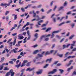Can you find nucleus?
<instances>
[{
    "instance_id": "nucleus-6",
    "label": "nucleus",
    "mask_w": 76,
    "mask_h": 76,
    "mask_svg": "<svg viewBox=\"0 0 76 76\" xmlns=\"http://www.w3.org/2000/svg\"><path fill=\"white\" fill-rule=\"evenodd\" d=\"M34 69H35V68H31V67H29L27 69H26V71H28V72H31L32 71H33V70H34Z\"/></svg>"
},
{
    "instance_id": "nucleus-4",
    "label": "nucleus",
    "mask_w": 76,
    "mask_h": 76,
    "mask_svg": "<svg viewBox=\"0 0 76 76\" xmlns=\"http://www.w3.org/2000/svg\"><path fill=\"white\" fill-rule=\"evenodd\" d=\"M23 62L22 63V65L21 66V67H22L25 66L26 65V63H28V61L24 60Z\"/></svg>"
},
{
    "instance_id": "nucleus-25",
    "label": "nucleus",
    "mask_w": 76,
    "mask_h": 76,
    "mask_svg": "<svg viewBox=\"0 0 76 76\" xmlns=\"http://www.w3.org/2000/svg\"><path fill=\"white\" fill-rule=\"evenodd\" d=\"M22 65H20V64H17L16 65H15V66L18 69L19 68V67H20V66H21Z\"/></svg>"
},
{
    "instance_id": "nucleus-3",
    "label": "nucleus",
    "mask_w": 76,
    "mask_h": 76,
    "mask_svg": "<svg viewBox=\"0 0 76 76\" xmlns=\"http://www.w3.org/2000/svg\"><path fill=\"white\" fill-rule=\"evenodd\" d=\"M36 18H37V19H34L33 20H31L32 22H34V21H35V20H36V21H38L39 20H41V18H39V16L38 15L36 16Z\"/></svg>"
},
{
    "instance_id": "nucleus-14",
    "label": "nucleus",
    "mask_w": 76,
    "mask_h": 76,
    "mask_svg": "<svg viewBox=\"0 0 76 76\" xmlns=\"http://www.w3.org/2000/svg\"><path fill=\"white\" fill-rule=\"evenodd\" d=\"M73 66H72L70 67L67 69V71H68V72H70V70H72V69H73Z\"/></svg>"
},
{
    "instance_id": "nucleus-15",
    "label": "nucleus",
    "mask_w": 76,
    "mask_h": 76,
    "mask_svg": "<svg viewBox=\"0 0 76 76\" xmlns=\"http://www.w3.org/2000/svg\"><path fill=\"white\" fill-rule=\"evenodd\" d=\"M44 22V20H41L40 21H39L38 22V25H41V24L40 23H42Z\"/></svg>"
},
{
    "instance_id": "nucleus-54",
    "label": "nucleus",
    "mask_w": 76,
    "mask_h": 76,
    "mask_svg": "<svg viewBox=\"0 0 76 76\" xmlns=\"http://www.w3.org/2000/svg\"><path fill=\"white\" fill-rule=\"evenodd\" d=\"M71 13H72V12L69 11V12H67L66 14L67 15H70V14H71Z\"/></svg>"
},
{
    "instance_id": "nucleus-32",
    "label": "nucleus",
    "mask_w": 76,
    "mask_h": 76,
    "mask_svg": "<svg viewBox=\"0 0 76 76\" xmlns=\"http://www.w3.org/2000/svg\"><path fill=\"white\" fill-rule=\"evenodd\" d=\"M51 29V28H49L46 30V32H48V31H50Z\"/></svg>"
},
{
    "instance_id": "nucleus-59",
    "label": "nucleus",
    "mask_w": 76,
    "mask_h": 76,
    "mask_svg": "<svg viewBox=\"0 0 76 76\" xmlns=\"http://www.w3.org/2000/svg\"><path fill=\"white\" fill-rule=\"evenodd\" d=\"M64 39H65L64 38L62 39L61 40V41H60V42H61V43L62 42H63V41L64 40Z\"/></svg>"
},
{
    "instance_id": "nucleus-13",
    "label": "nucleus",
    "mask_w": 76,
    "mask_h": 76,
    "mask_svg": "<svg viewBox=\"0 0 76 76\" xmlns=\"http://www.w3.org/2000/svg\"><path fill=\"white\" fill-rule=\"evenodd\" d=\"M39 71L37 72V73L38 75H39L40 74H41L42 73V69H39Z\"/></svg>"
},
{
    "instance_id": "nucleus-40",
    "label": "nucleus",
    "mask_w": 76,
    "mask_h": 76,
    "mask_svg": "<svg viewBox=\"0 0 76 76\" xmlns=\"http://www.w3.org/2000/svg\"><path fill=\"white\" fill-rule=\"evenodd\" d=\"M29 22H27L26 23V24L23 26V27H26V26H28V25H29Z\"/></svg>"
},
{
    "instance_id": "nucleus-61",
    "label": "nucleus",
    "mask_w": 76,
    "mask_h": 76,
    "mask_svg": "<svg viewBox=\"0 0 76 76\" xmlns=\"http://www.w3.org/2000/svg\"><path fill=\"white\" fill-rule=\"evenodd\" d=\"M66 23H71V21L70 20L66 22Z\"/></svg>"
},
{
    "instance_id": "nucleus-43",
    "label": "nucleus",
    "mask_w": 76,
    "mask_h": 76,
    "mask_svg": "<svg viewBox=\"0 0 76 76\" xmlns=\"http://www.w3.org/2000/svg\"><path fill=\"white\" fill-rule=\"evenodd\" d=\"M63 7H61L59 8L58 11H60V10H61V9H62L63 8Z\"/></svg>"
},
{
    "instance_id": "nucleus-60",
    "label": "nucleus",
    "mask_w": 76,
    "mask_h": 76,
    "mask_svg": "<svg viewBox=\"0 0 76 76\" xmlns=\"http://www.w3.org/2000/svg\"><path fill=\"white\" fill-rule=\"evenodd\" d=\"M9 63L13 64V62L12 61H10L9 62Z\"/></svg>"
},
{
    "instance_id": "nucleus-12",
    "label": "nucleus",
    "mask_w": 76,
    "mask_h": 76,
    "mask_svg": "<svg viewBox=\"0 0 76 76\" xmlns=\"http://www.w3.org/2000/svg\"><path fill=\"white\" fill-rule=\"evenodd\" d=\"M52 59H53L52 58H51L48 59L46 60V63H47L48 61V62L49 63H51V61H52Z\"/></svg>"
},
{
    "instance_id": "nucleus-34",
    "label": "nucleus",
    "mask_w": 76,
    "mask_h": 76,
    "mask_svg": "<svg viewBox=\"0 0 76 76\" xmlns=\"http://www.w3.org/2000/svg\"><path fill=\"white\" fill-rule=\"evenodd\" d=\"M65 23V22H63L62 23H61L59 24L58 26H61V25H63V24H64Z\"/></svg>"
},
{
    "instance_id": "nucleus-27",
    "label": "nucleus",
    "mask_w": 76,
    "mask_h": 76,
    "mask_svg": "<svg viewBox=\"0 0 76 76\" xmlns=\"http://www.w3.org/2000/svg\"><path fill=\"white\" fill-rule=\"evenodd\" d=\"M19 3L20 4H23V1L22 0H20Z\"/></svg>"
},
{
    "instance_id": "nucleus-22",
    "label": "nucleus",
    "mask_w": 76,
    "mask_h": 76,
    "mask_svg": "<svg viewBox=\"0 0 76 76\" xmlns=\"http://www.w3.org/2000/svg\"><path fill=\"white\" fill-rule=\"evenodd\" d=\"M33 13L34 14L33 17L34 18L36 16V15H37V14L35 13V11L33 10L32 11Z\"/></svg>"
},
{
    "instance_id": "nucleus-19",
    "label": "nucleus",
    "mask_w": 76,
    "mask_h": 76,
    "mask_svg": "<svg viewBox=\"0 0 76 76\" xmlns=\"http://www.w3.org/2000/svg\"><path fill=\"white\" fill-rule=\"evenodd\" d=\"M31 6H32V4H31L28 5L27 7H25V9H28V7H31Z\"/></svg>"
},
{
    "instance_id": "nucleus-26",
    "label": "nucleus",
    "mask_w": 76,
    "mask_h": 76,
    "mask_svg": "<svg viewBox=\"0 0 76 76\" xmlns=\"http://www.w3.org/2000/svg\"><path fill=\"white\" fill-rule=\"evenodd\" d=\"M69 54V52H66V53L65 54L64 58H66V57H67V55H68V54Z\"/></svg>"
},
{
    "instance_id": "nucleus-64",
    "label": "nucleus",
    "mask_w": 76,
    "mask_h": 76,
    "mask_svg": "<svg viewBox=\"0 0 76 76\" xmlns=\"http://www.w3.org/2000/svg\"><path fill=\"white\" fill-rule=\"evenodd\" d=\"M76 51V48H74L72 50V51Z\"/></svg>"
},
{
    "instance_id": "nucleus-36",
    "label": "nucleus",
    "mask_w": 76,
    "mask_h": 76,
    "mask_svg": "<svg viewBox=\"0 0 76 76\" xmlns=\"http://www.w3.org/2000/svg\"><path fill=\"white\" fill-rule=\"evenodd\" d=\"M10 71L9 72H8L6 74V75L5 76H9V75H10Z\"/></svg>"
},
{
    "instance_id": "nucleus-48",
    "label": "nucleus",
    "mask_w": 76,
    "mask_h": 76,
    "mask_svg": "<svg viewBox=\"0 0 76 76\" xmlns=\"http://www.w3.org/2000/svg\"><path fill=\"white\" fill-rule=\"evenodd\" d=\"M15 47H19V46H20V44H16L15 45Z\"/></svg>"
},
{
    "instance_id": "nucleus-31",
    "label": "nucleus",
    "mask_w": 76,
    "mask_h": 76,
    "mask_svg": "<svg viewBox=\"0 0 76 76\" xmlns=\"http://www.w3.org/2000/svg\"><path fill=\"white\" fill-rule=\"evenodd\" d=\"M25 71V69H23L21 70L20 71L21 73H24V72Z\"/></svg>"
},
{
    "instance_id": "nucleus-16",
    "label": "nucleus",
    "mask_w": 76,
    "mask_h": 76,
    "mask_svg": "<svg viewBox=\"0 0 76 76\" xmlns=\"http://www.w3.org/2000/svg\"><path fill=\"white\" fill-rule=\"evenodd\" d=\"M26 54V53H23V52H22L20 53V55H21V56H23L25 55V54Z\"/></svg>"
},
{
    "instance_id": "nucleus-63",
    "label": "nucleus",
    "mask_w": 76,
    "mask_h": 76,
    "mask_svg": "<svg viewBox=\"0 0 76 76\" xmlns=\"http://www.w3.org/2000/svg\"><path fill=\"white\" fill-rule=\"evenodd\" d=\"M69 35H70V32H68L66 34V37H69Z\"/></svg>"
},
{
    "instance_id": "nucleus-17",
    "label": "nucleus",
    "mask_w": 76,
    "mask_h": 76,
    "mask_svg": "<svg viewBox=\"0 0 76 76\" xmlns=\"http://www.w3.org/2000/svg\"><path fill=\"white\" fill-rule=\"evenodd\" d=\"M5 64H2V65H1L0 66V70H1L3 69V66Z\"/></svg>"
},
{
    "instance_id": "nucleus-44",
    "label": "nucleus",
    "mask_w": 76,
    "mask_h": 76,
    "mask_svg": "<svg viewBox=\"0 0 76 76\" xmlns=\"http://www.w3.org/2000/svg\"><path fill=\"white\" fill-rule=\"evenodd\" d=\"M63 49H64V48H66V45H63Z\"/></svg>"
},
{
    "instance_id": "nucleus-39",
    "label": "nucleus",
    "mask_w": 76,
    "mask_h": 76,
    "mask_svg": "<svg viewBox=\"0 0 76 76\" xmlns=\"http://www.w3.org/2000/svg\"><path fill=\"white\" fill-rule=\"evenodd\" d=\"M38 34L37 33H36L34 35V37L36 38H38Z\"/></svg>"
},
{
    "instance_id": "nucleus-21",
    "label": "nucleus",
    "mask_w": 76,
    "mask_h": 76,
    "mask_svg": "<svg viewBox=\"0 0 76 76\" xmlns=\"http://www.w3.org/2000/svg\"><path fill=\"white\" fill-rule=\"evenodd\" d=\"M16 39H15L14 40L13 42V43H12L13 45H15L16 44Z\"/></svg>"
},
{
    "instance_id": "nucleus-46",
    "label": "nucleus",
    "mask_w": 76,
    "mask_h": 76,
    "mask_svg": "<svg viewBox=\"0 0 76 76\" xmlns=\"http://www.w3.org/2000/svg\"><path fill=\"white\" fill-rule=\"evenodd\" d=\"M50 52H49V51H47L46 52V56H47V55H48V54H50Z\"/></svg>"
},
{
    "instance_id": "nucleus-50",
    "label": "nucleus",
    "mask_w": 76,
    "mask_h": 76,
    "mask_svg": "<svg viewBox=\"0 0 76 76\" xmlns=\"http://www.w3.org/2000/svg\"><path fill=\"white\" fill-rule=\"evenodd\" d=\"M67 4V1H65L64 3V6H66Z\"/></svg>"
},
{
    "instance_id": "nucleus-5",
    "label": "nucleus",
    "mask_w": 76,
    "mask_h": 76,
    "mask_svg": "<svg viewBox=\"0 0 76 76\" xmlns=\"http://www.w3.org/2000/svg\"><path fill=\"white\" fill-rule=\"evenodd\" d=\"M57 69H54L53 70V71L49 72L48 74L49 75H50V74H54V73H56V72H57Z\"/></svg>"
},
{
    "instance_id": "nucleus-49",
    "label": "nucleus",
    "mask_w": 76,
    "mask_h": 76,
    "mask_svg": "<svg viewBox=\"0 0 76 76\" xmlns=\"http://www.w3.org/2000/svg\"><path fill=\"white\" fill-rule=\"evenodd\" d=\"M35 63L36 64H41V62H36Z\"/></svg>"
},
{
    "instance_id": "nucleus-53",
    "label": "nucleus",
    "mask_w": 76,
    "mask_h": 76,
    "mask_svg": "<svg viewBox=\"0 0 76 76\" xmlns=\"http://www.w3.org/2000/svg\"><path fill=\"white\" fill-rule=\"evenodd\" d=\"M38 45L37 44H36V45H34V46H33V47L34 48H36V47H38Z\"/></svg>"
},
{
    "instance_id": "nucleus-1",
    "label": "nucleus",
    "mask_w": 76,
    "mask_h": 76,
    "mask_svg": "<svg viewBox=\"0 0 76 76\" xmlns=\"http://www.w3.org/2000/svg\"><path fill=\"white\" fill-rule=\"evenodd\" d=\"M38 56L36 57L33 60V61L34 63H35L36 62H37V61L40 60L41 58L39 57H42L43 56V55H42V54H38Z\"/></svg>"
},
{
    "instance_id": "nucleus-62",
    "label": "nucleus",
    "mask_w": 76,
    "mask_h": 76,
    "mask_svg": "<svg viewBox=\"0 0 76 76\" xmlns=\"http://www.w3.org/2000/svg\"><path fill=\"white\" fill-rule=\"evenodd\" d=\"M42 6V5H39L37 6V8H40V7H41Z\"/></svg>"
},
{
    "instance_id": "nucleus-58",
    "label": "nucleus",
    "mask_w": 76,
    "mask_h": 76,
    "mask_svg": "<svg viewBox=\"0 0 76 76\" xmlns=\"http://www.w3.org/2000/svg\"><path fill=\"white\" fill-rule=\"evenodd\" d=\"M23 38H24V37H23L22 36V37H19V39H23Z\"/></svg>"
},
{
    "instance_id": "nucleus-38",
    "label": "nucleus",
    "mask_w": 76,
    "mask_h": 76,
    "mask_svg": "<svg viewBox=\"0 0 76 76\" xmlns=\"http://www.w3.org/2000/svg\"><path fill=\"white\" fill-rule=\"evenodd\" d=\"M9 69L7 68V66H6L5 67L4 69V70H8Z\"/></svg>"
},
{
    "instance_id": "nucleus-23",
    "label": "nucleus",
    "mask_w": 76,
    "mask_h": 76,
    "mask_svg": "<svg viewBox=\"0 0 76 76\" xmlns=\"http://www.w3.org/2000/svg\"><path fill=\"white\" fill-rule=\"evenodd\" d=\"M39 52V50H36L34 52L33 54H37Z\"/></svg>"
},
{
    "instance_id": "nucleus-20",
    "label": "nucleus",
    "mask_w": 76,
    "mask_h": 76,
    "mask_svg": "<svg viewBox=\"0 0 76 76\" xmlns=\"http://www.w3.org/2000/svg\"><path fill=\"white\" fill-rule=\"evenodd\" d=\"M53 20L54 23H55V22H56L57 18H53Z\"/></svg>"
},
{
    "instance_id": "nucleus-41",
    "label": "nucleus",
    "mask_w": 76,
    "mask_h": 76,
    "mask_svg": "<svg viewBox=\"0 0 76 76\" xmlns=\"http://www.w3.org/2000/svg\"><path fill=\"white\" fill-rule=\"evenodd\" d=\"M46 38L45 36L43 35L41 37V39H43V38Z\"/></svg>"
},
{
    "instance_id": "nucleus-10",
    "label": "nucleus",
    "mask_w": 76,
    "mask_h": 76,
    "mask_svg": "<svg viewBox=\"0 0 76 76\" xmlns=\"http://www.w3.org/2000/svg\"><path fill=\"white\" fill-rule=\"evenodd\" d=\"M11 3H12V0H10L8 1V4H7V6H10V4H11Z\"/></svg>"
},
{
    "instance_id": "nucleus-56",
    "label": "nucleus",
    "mask_w": 76,
    "mask_h": 76,
    "mask_svg": "<svg viewBox=\"0 0 76 76\" xmlns=\"http://www.w3.org/2000/svg\"><path fill=\"white\" fill-rule=\"evenodd\" d=\"M10 11H7L5 13V15H7V14L9 13Z\"/></svg>"
},
{
    "instance_id": "nucleus-24",
    "label": "nucleus",
    "mask_w": 76,
    "mask_h": 76,
    "mask_svg": "<svg viewBox=\"0 0 76 76\" xmlns=\"http://www.w3.org/2000/svg\"><path fill=\"white\" fill-rule=\"evenodd\" d=\"M71 49H73V47H74V46H75V45H74L73 44H72L71 45Z\"/></svg>"
},
{
    "instance_id": "nucleus-8",
    "label": "nucleus",
    "mask_w": 76,
    "mask_h": 76,
    "mask_svg": "<svg viewBox=\"0 0 76 76\" xmlns=\"http://www.w3.org/2000/svg\"><path fill=\"white\" fill-rule=\"evenodd\" d=\"M10 72L11 73V76H13L15 75V72L13 71V69H11L10 71Z\"/></svg>"
},
{
    "instance_id": "nucleus-37",
    "label": "nucleus",
    "mask_w": 76,
    "mask_h": 76,
    "mask_svg": "<svg viewBox=\"0 0 76 76\" xmlns=\"http://www.w3.org/2000/svg\"><path fill=\"white\" fill-rule=\"evenodd\" d=\"M49 40V38L48 37H46L45 38V40L46 41H47Z\"/></svg>"
},
{
    "instance_id": "nucleus-29",
    "label": "nucleus",
    "mask_w": 76,
    "mask_h": 76,
    "mask_svg": "<svg viewBox=\"0 0 76 76\" xmlns=\"http://www.w3.org/2000/svg\"><path fill=\"white\" fill-rule=\"evenodd\" d=\"M59 70L60 72V73L61 74H62L63 72H64V70L61 69H59Z\"/></svg>"
},
{
    "instance_id": "nucleus-55",
    "label": "nucleus",
    "mask_w": 76,
    "mask_h": 76,
    "mask_svg": "<svg viewBox=\"0 0 76 76\" xmlns=\"http://www.w3.org/2000/svg\"><path fill=\"white\" fill-rule=\"evenodd\" d=\"M17 35V33H16L12 34V36H16Z\"/></svg>"
},
{
    "instance_id": "nucleus-11",
    "label": "nucleus",
    "mask_w": 76,
    "mask_h": 76,
    "mask_svg": "<svg viewBox=\"0 0 76 76\" xmlns=\"http://www.w3.org/2000/svg\"><path fill=\"white\" fill-rule=\"evenodd\" d=\"M73 61L72 60H71L69 61V63L66 64V66H67V67H69V66H70V65H71V64H72V62H73Z\"/></svg>"
},
{
    "instance_id": "nucleus-51",
    "label": "nucleus",
    "mask_w": 76,
    "mask_h": 76,
    "mask_svg": "<svg viewBox=\"0 0 76 76\" xmlns=\"http://www.w3.org/2000/svg\"><path fill=\"white\" fill-rule=\"evenodd\" d=\"M11 60L12 61H13L14 62H15L16 61V59L15 58H13L11 59Z\"/></svg>"
},
{
    "instance_id": "nucleus-2",
    "label": "nucleus",
    "mask_w": 76,
    "mask_h": 76,
    "mask_svg": "<svg viewBox=\"0 0 76 76\" xmlns=\"http://www.w3.org/2000/svg\"><path fill=\"white\" fill-rule=\"evenodd\" d=\"M27 34L28 37L27 39V40H29L30 39H31V33H29V30L27 31Z\"/></svg>"
},
{
    "instance_id": "nucleus-7",
    "label": "nucleus",
    "mask_w": 76,
    "mask_h": 76,
    "mask_svg": "<svg viewBox=\"0 0 76 76\" xmlns=\"http://www.w3.org/2000/svg\"><path fill=\"white\" fill-rule=\"evenodd\" d=\"M64 18H65V17H62L61 18L60 17H58L57 18V20H59V21H62V20H63V19H64Z\"/></svg>"
},
{
    "instance_id": "nucleus-28",
    "label": "nucleus",
    "mask_w": 76,
    "mask_h": 76,
    "mask_svg": "<svg viewBox=\"0 0 76 76\" xmlns=\"http://www.w3.org/2000/svg\"><path fill=\"white\" fill-rule=\"evenodd\" d=\"M74 37H75V35L74 34L71 35V36L69 37V39H72Z\"/></svg>"
},
{
    "instance_id": "nucleus-45",
    "label": "nucleus",
    "mask_w": 76,
    "mask_h": 76,
    "mask_svg": "<svg viewBox=\"0 0 76 76\" xmlns=\"http://www.w3.org/2000/svg\"><path fill=\"white\" fill-rule=\"evenodd\" d=\"M21 25H22V24H20L19 25H18L17 29H19V28H20V26H21Z\"/></svg>"
},
{
    "instance_id": "nucleus-57",
    "label": "nucleus",
    "mask_w": 76,
    "mask_h": 76,
    "mask_svg": "<svg viewBox=\"0 0 76 76\" xmlns=\"http://www.w3.org/2000/svg\"><path fill=\"white\" fill-rule=\"evenodd\" d=\"M55 15L56 14L55 13L52 14L51 16V18H53L54 16H55Z\"/></svg>"
},
{
    "instance_id": "nucleus-52",
    "label": "nucleus",
    "mask_w": 76,
    "mask_h": 76,
    "mask_svg": "<svg viewBox=\"0 0 76 76\" xmlns=\"http://www.w3.org/2000/svg\"><path fill=\"white\" fill-rule=\"evenodd\" d=\"M20 9L22 11V12H25V10L24 9V8H21Z\"/></svg>"
},
{
    "instance_id": "nucleus-33",
    "label": "nucleus",
    "mask_w": 76,
    "mask_h": 76,
    "mask_svg": "<svg viewBox=\"0 0 76 76\" xmlns=\"http://www.w3.org/2000/svg\"><path fill=\"white\" fill-rule=\"evenodd\" d=\"M4 60V58L3 57L1 58V61H0L1 63H2V62H3Z\"/></svg>"
},
{
    "instance_id": "nucleus-18",
    "label": "nucleus",
    "mask_w": 76,
    "mask_h": 76,
    "mask_svg": "<svg viewBox=\"0 0 76 76\" xmlns=\"http://www.w3.org/2000/svg\"><path fill=\"white\" fill-rule=\"evenodd\" d=\"M58 32H60V31L58 30L57 31H54L52 33L53 34H57V33H58Z\"/></svg>"
},
{
    "instance_id": "nucleus-42",
    "label": "nucleus",
    "mask_w": 76,
    "mask_h": 76,
    "mask_svg": "<svg viewBox=\"0 0 76 76\" xmlns=\"http://www.w3.org/2000/svg\"><path fill=\"white\" fill-rule=\"evenodd\" d=\"M54 37V34L53 33H52V35L50 37V38H53Z\"/></svg>"
},
{
    "instance_id": "nucleus-47",
    "label": "nucleus",
    "mask_w": 76,
    "mask_h": 76,
    "mask_svg": "<svg viewBox=\"0 0 76 76\" xmlns=\"http://www.w3.org/2000/svg\"><path fill=\"white\" fill-rule=\"evenodd\" d=\"M51 35V34H49L48 35H46L45 36V37L46 38V37H50V36Z\"/></svg>"
},
{
    "instance_id": "nucleus-35",
    "label": "nucleus",
    "mask_w": 76,
    "mask_h": 76,
    "mask_svg": "<svg viewBox=\"0 0 76 76\" xmlns=\"http://www.w3.org/2000/svg\"><path fill=\"white\" fill-rule=\"evenodd\" d=\"M75 23H72V24L71 25L72 28H73L75 26Z\"/></svg>"
},
{
    "instance_id": "nucleus-9",
    "label": "nucleus",
    "mask_w": 76,
    "mask_h": 76,
    "mask_svg": "<svg viewBox=\"0 0 76 76\" xmlns=\"http://www.w3.org/2000/svg\"><path fill=\"white\" fill-rule=\"evenodd\" d=\"M0 6H5V8H6L7 7V4L6 3H5L4 4L1 3L0 5Z\"/></svg>"
},
{
    "instance_id": "nucleus-30",
    "label": "nucleus",
    "mask_w": 76,
    "mask_h": 76,
    "mask_svg": "<svg viewBox=\"0 0 76 76\" xmlns=\"http://www.w3.org/2000/svg\"><path fill=\"white\" fill-rule=\"evenodd\" d=\"M48 65H49V64H47L46 65H45L44 67L43 68L44 69H46V68H47L48 67Z\"/></svg>"
}]
</instances>
